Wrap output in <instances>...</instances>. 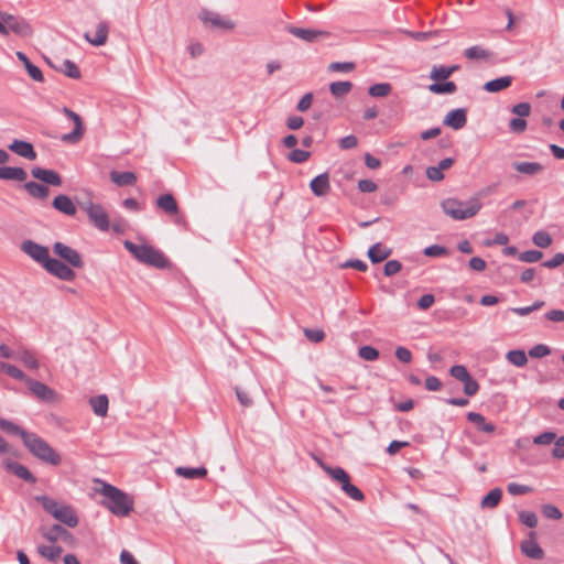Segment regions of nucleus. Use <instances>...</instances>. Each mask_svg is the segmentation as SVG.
<instances>
[{
	"label": "nucleus",
	"instance_id": "obj_45",
	"mask_svg": "<svg viewBox=\"0 0 564 564\" xmlns=\"http://www.w3.org/2000/svg\"><path fill=\"white\" fill-rule=\"evenodd\" d=\"M0 430L4 431L8 434L19 435L23 440V434H28L29 432L24 431L17 424L6 419L0 417Z\"/></svg>",
	"mask_w": 564,
	"mask_h": 564
},
{
	"label": "nucleus",
	"instance_id": "obj_34",
	"mask_svg": "<svg viewBox=\"0 0 564 564\" xmlns=\"http://www.w3.org/2000/svg\"><path fill=\"white\" fill-rule=\"evenodd\" d=\"M175 474L186 479L205 478L207 469L205 467L192 468L180 466L175 468Z\"/></svg>",
	"mask_w": 564,
	"mask_h": 564
},
{
	"label": "nucleus",
	"instance_id": "obj_53",
	"mask_svg": "<svg viewBox=\"0 0 564 564\" xmlns=\"http://www.w3.org/2000/svg\"><path fill=\"white\" fill-rule=\"evenodd\" d=\"M449 373L452 377H454L456 380H458L460 382H463L464 380H467L468 377L470 376L469 372L467 371L466 367L462 366V365L453 366L449 370Z\"/></svg>",
	"mask_w": 564,
	"mask_h": 564
},
{
	"label": "nucleus",
	"instance_id": "obj_49",
	"mask_svg": "<svg viewBox=\"0 0 564 564\" xmlns=\"http://www.w3.org/2000/svg\"><path fill=\"white\" fill-rule=\"evenodd\" d=\"M358 355L364 360L373 361L378 359L379 351L371 346H362L359 348Z\"/></svg>",
	"mask_w": 564,
	"mask_h": 564
},
{
	"label": "nucleus",
	"instance_id": "obj_38",
	"mask_svg": "<svg viewBox=\"0 0 564 564\" xmlns=\"http://www.w3.org/2000/svg\"><path fill=\"white\" fill-rule=\"evenodd\" d=\"M513 167L517 172L528 175H534L543 171L542 164L538 162H517Z\"/></svg>",
	"mask_w": 564,
	"mask_h": 564
},
{
	"label": "nucleus",
	"instance_id": "obj_55",
	"mask_svg": "<svg viewBox=\"0 0 564 564\" xmlns=\"http://www.w3.org/2000/svg\"><path fill=\"white\" fill-rule=\"evenodd\" d=\"M542 513L544 517L552 520H560L563 517L561 510L553 505H544L542 507Z\"/></svg>",
	"mask_w": 564,
	"mask_h": 564
},
{
	"label": "nucleus",
	"instance_id": "obj_12",
	"mask_svg": "<svg viewBox=\"0 0 564 564\" xmlns=\"http://www.w3.org/2000/svg\"><path fill=\"white\" fill-rule=\"evenodd\" d=\"M26 387L31 394L42 402L54 403L58 401V394L52 388L41 381L30 378L26 380Z\"/></svg>",
	"mask_w": 564,
	"mask_h": 564
},
{
	"label": "nucleus",
	"instance_id": "obj_42",
	"mask_svg": "<svg viewBox=\"0 0 564 564\" xmlns=\"http://www.w3.org/2000/svg\"><path fill=\"white\" fill-rule=\"evenodd\" d=\"M352 84L350 82H335L329 85L332 95L336 98L344 97L350 93Z\"/></svg>",
	"mask_w": 564,
	"mask_h": 564
},
{
	"label": "nucleus",
	"instance_id": "obj_21",
	"mask_svg": "<svg viewBox=\"0 0 564 564\" xmlns=\"http://www.w3.org/2000/svg\"><path fill=\"white\" fill-rule=\"evenodd\" d=\"M3 465L7 470L13 473L17 477L23 479L26 482L34 484L36 478L32 475V473L24 466L17 462H12L10 459H6Z\"/></svg>",
	"mask_w": 564,
	"mask_h": 564
},
{
	"label": "nucleus",
	"instance_id": "obj_57",
	"mask_svg": "<svg viewBox=\"0 0 564 564\" xmlns=\"http://www.w3.org/2000/svg\"><path fill=\"white\" fill-rule=\"evenodd\" d=\"M402 269V264L398 260H389L386 262L383 272L387 276H391L400 272Z\"/></svg>",
	"mask_w": 564,
	"mask_h": 564
},
{
	"label": "nucleus",
	"instance_id": "obj_37",
	"mask_svg": "<svg viewBox=\"0 0 564 564\" xmlns=\"http://www.w3.org/2000/svg\"><path fill=\"white\" fill-rule=\"evenodd\" d=\"M0 371L7 373L13 379L21 380L26 384V380L30 379L20 368L14 365L0 361Z\"/></svg>",
	"mask_w": 564,
	"mask_h": 564
},
{
	"label": "nucleus",
	"instance_id": "obj_6",
	"mask_svg": "<svg viewBox=\"0 0 564 564\" xmlns=\"http://www.w3.org/2000/svg\"><path fill=\"white\" fill-rule=\"evenodd\" d=\"M36 500L41 503L43 509L55 520L64 523L69 528H75L78 524V517L69 505L59 503L47 496L36 497Z\"/></svg>",
	"mask_w": 564,
	"mask_h": 564
},
{
	"label": "nucleus",
	"instance_id": "obj_56",
	"mask_svg": "<svg viewBox=\"0 0 564 564\" xmlns=\"http://www.w3.org/2000/svg\"><path fill=\"white\" fill-rule=\"evenodd\" d=\"M423 253L426 257H441L448 253L447 249L443 246L432 245L424 249Z\"/></svg>",
	"mask_w": 564,
	"mask_h": 564
},
{
	"label": "nucleus",
	"instance_id": "obj_2",
	"mask_svg": "<svg viewBox=\"0 0 564 564\" xmlns=\"http://www.w3.org/2000/svg\"><path fill=\"white\" fill-rule=\"evenodd\" d=\"M124 248L141 263L164 269L170 265L169 259L164 253L148 243H134L130 240L123 242Z\"/></svg>",
	"mask_w": 564,
	"mask_h": 564
},
{
	"label": "nucleus",
	"instance_id": "obj_10",
	"mask_svg": "<svg viewBox=\"0 0 564 564\" xmlns=\"http://www.w3.org/2000/svg\"><path fill=\"white\" fill-rule=\"evenodd\" d=\"M53 252L57 257H59L64 261L63 263L68 265L70 269L72 268L82 269L84 267V260H83L80 253L77 250H75L74 248H72L63 242L56 241L53 245Z\"/></svg>",
	"mask_w": 564,
	"mask_h": 564
},
{
	"label": "nucleus",
	"instance_id": "obj_36",
	"mask_svg": "<svg viewBox=\"0 0 564 564\" xmlns=\"http://www.w3.org/2000/svg\"><path fill=\"white\" fill-rule=\"evenodd\" d=\"M467 419L469 422L477 424L479 429L485 433H492L496 430V426L490 422H486L484 415L480 413L468 412Z\"/></svg>",
	"mask_w": 564,
	"mask_h": 564
},
{
	"label": "nucleus",
	"instance_id": "obj_35",
	"mask_svg": "<svg viewBox=\"0 0 564 564\" xmlns=\"http://www.w3.org/2000/svg\"><path fill=\"white\" fill-rule=\"evenodd\" d=\"M501 497H502V491L500 488H494L492 490H490L482 499H481V502H480V506L482 509H492V508H496L500 500H501Z\"/></svg>",
	"mask_w": 564,
	"mask_h": 564
},
{
	"label": "nucleus",
	"instance_id": "obj_4",
	"mask_svg": "<svg viewBox=\"0 0 564 564\" xmlns=\"http://www.w3.org/2000/svg\"><path fill=\"white\" fill-rule=\"evenodd\" d=\"M100 494L105 497L104 505L116 516H128L133 508V499L112 485L102 484Z\"/></svg>",
	"mask_w": 564,
	"mask_h": 564
},
{
	"label": "nucleus",
	"instance_id": "obj_54",
	"mask_svg": "<svg viewBox=\"0 0 564 564\" xmlns=\"http://www.w3.org/2000/svg\"><path fill=\"white\" fill-rule=\"evenodd\" d=\"M511 112L519 118L529 117L531 113V105L529 102H520L511 108Z\"/></svg>",
	"mask_w": 564,
	"mask_h": 564
},
{
	"label": "nucleus",
	"instance_id": "obj_20",
	"mask_svg": "<svg viewBox=\"0 0 564 564\" xmlns=\"http://www.w3.org/2000/svg\"><path fill=\"white\" fill-rule=\"evenodd\" d=\"M310 188L315 196H326L330 191L328 173H323L314 177L310 183Z\"/></svg>",
	"mask_w": 564,
	"mask_h": 564
},
{
	"label": "nucleus",
	"instance_id": "obj_41",
	"mask_svg": "<svg viewBox=\"0 0 564 564\" xmlns=\"http://www.w3.org/2000/svg\"><path fill=\"white\" fill-rule=\"evenodd\" d=\"M62 547L54 545H39L37 552L51 562H56L62 553Z\"/></svg>",
	"mask_w": 564,
	"mask_h": 564
},
{
	"label": "nucleus",
	"instance_id": "obj_14",
	"mask_svg": "<svg viewBox=\"0 0 564 564\" xmlns=\"http://www.w3.org/2000/svg\"><path fill=\"white\" fill-rule=\"evenodd\" d=\"M198 18L206 26L224 30H231L235 28V23L232 21L225 19L219 13L210 10H202Z\"/></svg>",
	"mask_w": 564,
	"mask_h": 564
},
{
	"label": "nucleus",
	"instance_id": "obj_61",
	"mask_svg": "<svg viewBox=\"0 0 564 564\" xmlns=\"http://www.w3.org/2000/svg\"><path fill=\"white\" fill-rule=\"evenodd\" d=\"M235 391H236L237 399L242 406L249 408L253 404V401L250 398L248 392H246L245 390H242L238 387H236Z\"/></svg>",
	"mask_w": 564,
	"mask_h": 564
},
{
	"label": "nucleus",
	"instance_id": "obj_46",
	"mask_svg": "<svg viewBox=\"0 0 564 564\" xmlns=\"http://www.w3.org/2000/svg\"><path fill=\"white\" fill-rule=\"evenodd\" d=\"M58 70L64 73L69 78H74V79L80 78L79 68L77 67V65L74 62H72L69 59L63 61L62 66L58 68Z\"/></svg>",
	"mask_w": 564,
	"mask_h": 564
},
{
	"label": "nucleus",
	"instance_id": "obj_19",
	"mask_svg": "<svg viewBox=\"0 0 564 564\" xmlns=\"http://www.w3.org/2000/svg\"><path fill=\"white\" fill-rule=\"evenodd\" d=\"M467 115L463 108L451 110L444 118L443 123L454 130H459L466 126Z\"/></svg>",
	"mask_w": 564,
	"mask_h": 564
},
{
	"label": "nucleus",
	"instance_id": "obj_7",
	"mask_svg": "<svg viewBox=\"0 0 564 564\" xmlns=\"http://www.w3.org/2000/svg\"><path fill=\"white\" fill-rule=\"evenodd\" d=\"M322 469L332 477V479L340 485L341 490L352 500L362 501L365 495L362 491L350 482V476L341 467H330L323 462H318Z\"/></svg>",
	"mask_w": 564,
	"mask_h": 564
},
{
	"label": "nucleus",
	"instance_id": "obj_33",
	"mask_svg": "<svg viewBox=\"0 0 564 564\" xmlns=\"http://www.w3.org/2000/svg\"><path fill=\"white\" fill-rule=\"evenodd\" d=\"M511 83H512L511 76H503V77H499V78L487 82L484 86V89L488 93H498V91L505 90L508 87H510Z\"/></svg>",
	"mask_w": 564,
	"mask_h": 564
},
{
	"label": "nucleus",
	"instance_id": "obj_24",
	"mask_svg": "<svg viewBox=\"0 0 564 564\" xmlns=\"http://www.w3.org/2000/svg\"><path fill=\"white\" fill-rule=\"evenodd\" d=\"M156 207L169 216L178 214V204L172 194H163L156 199Z\"/></svg>",
	"mask_w": 564,
	"mask_h": 564
},
{
	"label": "nucleus",
	"instance_id": "obj_32",
	"mask_svg": "<svg viewBox=\"0 0 564 564\" xmlns=\"http://www.w3.org/2000/svg\"><path fill=\"white\" fill-rule=\"evenodd\" d=\"M89 404L93 408V411L98 416H106L108 413L109 401L106 394H100L94 398H90Z\"/></svg>",
	"mask_w": 564,
	"mask_h": 564
},
{
	"label": "nucleus",
	"instance_id": "obj_3",
	"mask_svg": "<svg viewBox=\"0 0 564 564\" xmlns=\"http://www.w3.org/2000/svg\"><path fill=\"white\" fill-rule=\"evenodd\" d=\"M23 444L34 457L45 464L58 466L62 463V456L35 433L23 434Z\"/></svg>",
	"mask_w": 564,
	"mask_h": 564
},
{
	"label": "nucleus",
	"instance_id": "obj_58",
	"mask_svg": "<svg viewBox=\"0 0 564 564\" xmlns=\"http://www.w3.org/2000/svg\"><path fill=\"white\" fill-rule=\"evenodd\" d=\"M464 383V392L468 397L475 395L479 390V384L476 380L471 378V376L468 377L467 380L463 381Z\"/></svg>",
	"mask_w": 564,
	"mask_h": 564
},
{
	"label": "nucleus",
	"instance_id": "obj_15",
	"mask_svg": "<svg viewBox=\"0 0 564 564\" xmlns=\"http://www.w3.org/2000/svg\"><path fill=\"white\" fill-rule=\"evenodd\" d=\"M63 112L73 120L74 130L70 133L64 134L61 139L66 143H77L84 135V124L82 118L67 107L63 108Z\"/></svg>",
	"mask_w": 564,
	"mask_h": 564
},
{
	"label": "nucleus",
	"instance_id": "obj_43",
	"mask_svg": "<svg viewBox=\"0 0 564 564\" xmlns=\"http://www.w3.org/2000/svg\"><path fill=\"white\" fill-rule=\"evenodd\" d=\"M507 360L516 367H523L528 362L527 354L523 350L516 349L507 352Z\"/></svg>",
	"mask_w": 564,
	"mask_h": 564
},
{
	"label": "nucleus",
	"instance_id": "obj_31",
	"mask_svg": "<svg viewBox=\"0 0 564 564\" xmlns=\"http://www.w3.org/2000/svg\"><path fill=\"white\" fill-rule=\"evenodd\" d=\"M17 57L21 61L29 74V76L35 82H43L42 70L32 64L28 56L22 52H17Z\"/></svg>",
	"mask_w": 564,
	"mask_h": 564
},
{
	"label": "nucleus",
	"instance_id": "obj_30",
	"mask_svg": "<svg viewBox=\"0 0 564 564\" xmlns=\"http://www.w3.org/2000/svg\"><path fill=\"white\" fill-rule=\"evenodd\" d=\"M110 180L117 186H129L134 185L137 182V175L133 172H110Z\"/></svg>",
	"mask_w": 564,
	"mask_h": 564
},
{
	"label": "nucleus",
	"instance_id": "obj_16",
	"mask_svg": "<svg viewBox=\"0 0 564 564\" xmlns=\"http://www.w3.org/2000/svg\"><path fill=\"white\" fill-rule=\"evenodd\" d=\"M521 552L533 560H542L544 551L536 542V532L530 531L528 538L520 544Z\"/></svg>",
	"mask_w": 564,
	"mask_h": 564
},
{
	"label": "nucleus",
	"instance_id": "obj_17",
	"mask_svg": "<svg viewBox=\"0 0 564 564\" xmlns=\"http://www.w3.org/2000/svg\"><path fill=\"white\" fill-rule=\"evenodd\" d=\"M31 174L34 178L42 181L45 184L53 185V186H61L62 185V177L59 174L53 170L42 169L39 166H35L31 170Z\"/></svg>",
	"mask_w": 564,
	"mask_h": 564
},
{
	"label": "nucleus",
	"instance_id": "obj_8",
	"mask_svg": "<svg viewBox=\"0 0 564 564\" xmlns=\"http://www.w3.org/2000/svg\"><path fill=\"white\" fill-rule=\"evenodd\" d=\"M80 208L86 212L89 220L96 228L102 231L109 229V217L105 208L100 204H95L91 200L79 204Z\"/></svg>",
	"mask_w": 564,
	"mask_h": 564
},
{
	"label": "nucleus",
	"instance_id": "obj_11",
	"mask_svg": "<svg viewBox=\"0 0 564 564\" xmlns=\"http://www.w3.org/2000/svg\"><path fill=\"white\" fill-rule=\"evenodd\" d=\"M40 533L45 540H47L51 543L63 541L69 546H74L76 544L75 536L68 530L64 529L59 524H54L50 528L41 527Z\"/></svg>",
	"mask_w": 564,
	"mask_h": 564
},
{
	"label": "nucleus",
	"instance_id": "obj_1",
	"mask_svg": "<svg viewBox=\"0 0 564 564\" xmlns=\"http://www.w3.org/2000/svg\"><path fill=\"white\" fill-rule=\"evenodd\" d=\"M20 248L32 260L41 264L50 274L58 278L62 281L69 282L75 280V271L62 261L51 258L47 247L42 246L33 240H24Z\"/></svg>",
	"mask_w": 564,
	"mask_h": 564
},
{
	"label": "nucleus",
	"instance_id": "obj_44",
	"mask_svg": "<svg viewBox=\"0 0 564 564\" xmlns=\"http://www.w3.org/2000/svg\"><path fill=\"white\" fill-rule=\"evenodd\" d=\"M392 90V86L389 83H379L369 87L368 94L371 97H387Z\"/></svg>",
	"mask_w": 564,
	"mask_h": 564
},
{
	"label": "nucleus",
	"instance_id": "obj_27",
	"mask_svg": "<svg viewBox=\"0 0 564 564\" xmlns=\"http://www.w3.org/2000/svg\"><path fill=\"white\" fill-rule=\"evenodd\" d=\"M108 23L107 22H100L98 23L94 37H90L88 33L85 34V39L95 46H101L106 44L108 39Z\"/></svg>",
	"mask_w": 564,
	"mask_h": 564
},
{
	"label": "nucleus",
	"instance_id": "obj_26",
	"mask_svg": "<svg viewBox=\"0 0 564 564\" xmlns=\"http://www.w3.org/2000/svg\"><path fill=\"white\" fill-rule=\"evenodd\" d=\"M459 69L458 65L444 66L434 65L430 73V78L434 82L445 80Z\"/></svg>",
	"mask_w": 564,
	"mask_h": 564
},
{
	"label": "nucleus",
	"instance_id": "obj_63",
	"mask_svg": "<svg viewBox=\"0 0 564 564\" xmlns=\"http://www.w3.org/2000/svg\"><path fill=\"white\" fill-rule=\"evenodd\" d=\"M563 263H564V253L558 252L552 259L543 262L542 265L547 269H554V268L562 265Z\"/></svg>",
	"mask_w": 564,
	"mask_h": 564
},
{
	"label": "nucleus",
	"instance_id": "obj_18",
	"mask_svg": "<svg viewBox=\"0 0 564 564\" xmlns=\"http://www.w3.org/2000/svg\"><path fill=\"white\" fill-rule=\"evenodd\" d=\"M8 149L15 153L17 155L24 158L26 160H35L36 152L32 145V143L14 139L9 145Z\"/></svg>",
	"mask_w": 564,
	"mask_h": 564
},
{
	"label": "nucleus",
	"instance_id": "obj_29",
	"mask_svg": "<svg viewBox=\"0 0 564 564\" xmlns=\"http://www.w3.org/2000/svg\"><path fill=\"white\" fill-rule=\"evenodd\" d=\"M391 254V249L383 247L380 242L375 243L368 250V257L372 263L384 261Z\"/></svg>",
	"mask_w": 564,
	"mask_h": 564
},
{
	"label": "nucleus",
	"instance_id": "obj_47",
	"mask_svg": "<svg viewBox=\"0 0 564 564\" xmlns=\"http://www.w3.org/2000/svg\"><path fill=\"white\" fill-rule=\"evenodd\" d=\"M532 241L536 247L547 248L552 243V237L549 232H546L544 230H539V231L534 232V235L532 237Z\"/></svg>",
	"mask_w": 564,
	"mask_h": 564
},
{
	"label": "nucleus",
	"instance_id": "obj_23",
	"mask_svg": "<svg viewBox=\"0 0 564 564\" xmlns=\"http://www.w3.org/2000/svg\"><path fill=\"white\" fill-rule=\"evenodd\" d=\"M52 206L56 210H58L62 214L67 215V216H74L77 212L76 206L73 203V200L67 195H64V194L57 195L53 199Z\"/></svg>",
	"mask_w": 564,
	"mask_h": 564
},
{
	"label": "nucleus",
	"instance_id": "obj_28",
	"mask_svg": "<svg viewBox=\"0 0 564 564\" xmlns=\"http://www.w3.org/2000/svg\"><path fill=\"white\" fill-rule=\"evenodd\" d=\"M23 187L33 198L40 200H45L50 194V189L47 186L33 181L25 182Z\"/></svg>",
	"mask_w": 564,
	"mask_h": 564
},
{
	"label": "nucleus",
	"instance_id": "obj_22",
	"mask_svg": "<svg viewBox=\"0 0 564 564\" xmlns=\"http://www.w3.org/2000/svg\"><path fill=\"white\" fill-rule=\"evenodd\" d=\"M15 360L22 362L23 366L30 370H37L40 368V362L35 354L23 346L17 349Z\"/></svg>",
	"mask_w": 564,
	"mask_h": 564
},
{
	"label": "nucleus",
	"instance_id": "obj_60",
	"mask_svg": "<svg viewBox=\"0 0 564 564\" xmlns=\"http://www.w3.org/2000/svg\"><path fill=\"white\" fill-rule=\"evenodd\" d=\"M310 152L295 149L289 154V160L294 163H303L310 158Z\"/></svg>",
	"mask_w": 564,
	"mask_h": 564
},
{
	"label": "nucleus",
	"instance_id": "obj_13",
	"mask_svg": "<svg viewBox=\"0 0 564 564\" xmlns=\"http://www.w3.org/2000/svg\"><path fill=\"white\" fill-rule=\"evenodd\" d=\"M286 30L289 33L306 43H316L332 36V33L325 30L305 29L292 25L288 26Z\"/></svg>",
	"mask_w": 564,
	"mask_h": 564
},
{
	"label": "nucleus",
	"instance_id": "obj_59",
	"mask_svg": "<svg viewBox=\"0 0 564 564\" xmlns=\"http://www.w3.org/2000/svg\"><path fill=\"white\" fill-rule=\"evenodd\" d=\"M532 491V488L525 485H520L517 482H510L508 485V492L510 495L517 496V495H525Z\"/></svg>",
	"mask_w": 564,
	"mask_h": 564
},
{
	"label": "nucleus",
	"instance_id": "obj_52",
	"mask_svg": "<svg viewBox=\"0 0 564 564\" xmlns=\"http://www.w3.org/2000/svg\"><path fill=\"white\" fill-rule=\"evenodd\" d=\"M550 354H551L550 347L544 344H538L529 350V356L531 358H543Z\"/></svg>",
	"mask_w": 564,
	"mask_h": 564
},
{
	"label": "nucleus",
	"instance_id": "obj_51",
	"mask_svg": "<svg viewBox=\"0 0 564 564\" xmlns=\"http://www.w3.org/2000/svg\"><path fill=\"white\" fill-rule=\"evenodd\" d=\"M352 62H333L329 64L328 69L332 72L349 73L355 69Z\"/></svg>",
	"mask_w": 564,
	"mask_h": 564
},
{
	"label": "nucleus",
	"instance_id": "obj_5",
	"mask_svg": "<svg viewBox=\"0 0 564 564\" xmlns=\"http://www.w3.org/2000/svg\"><path fill=\"white\" fill-rule=\"evenodd\" d=\"M481 202L477 197L463 202L456 198H447L442 202L443 212L455 220H464L474 217L481 208Z\"/></svg>",
	"mask_w": 564,
	"mask_h": 564
},
{
	"label": "nucleus",
	"instance_id": "obj_48",
	"mask_svg": "<svg viewBox=\"0 0 564 564\" xmlns=\"http://www.w3.org/2000/svg\"><path fill=\"white\" fill-rule=\"evenodd\" d=\"M519 520L522 524L528 528H535L538 524V518L534 512L522 510L519 512Z\"/></svg>",
	"mask_w": 564,
	"mask_h": 564
},
{
	"label": "nucleus",
	"instance_id": "obj_62",
	"mask_svg": "<svg viewBox=\"0 0 564 564\" xmlns=\"http://www.w3.org/2000/svg\"><path fill=\"white\" fill-rule=\"evenodd\" d=\"M509 128L514 133H521L527 129V121L523 118H513L509 122Z\"/></svg>",
	"mask_w": 564,
	"mask_h": 564
},
{
	"label": "nucleus",
	"instance_id": "obj_64",
	"mask_svg": "<svg viewBox=\"0 0 564 564\" xmlns=\"http://www.w3.org/2000/svg\"><path fill=\"white\" fill-rule=\"evenodd\" d=\"M552 454L555 458H564V436H561L556 440Z\"/></svg>",
	"mask_w": 564,
	"mask_h": 564
},
{
	"label": "nucleus",
	"instance_id": "obj_39",
	"mask_svg": "<svg viewBox=\"0 0 564 564\" xmlns=\"http://www.w3.org/2000/svg\"><path fill=\"white\" fill-rule=\"evenodd\" d=\"M429 90L436 95L454 94L457 90V86L454 82H435L429 86Z\"/></svg>",
	"mask_w": 564,
	"mask_h": 564
},
{
	"label": "nucleus",
	"instance_id": "obj_9",
	"mask_svg": "<svg viewBox=\"0 0 564 564\" xmlns=\"http://www.w3.org/2000/svg\"><path fill=\"white\" fill-rule=\"evenodd\" d=\"M0 19L3 21V24L7 25V35L10 31L22 37L31 36L33 33L31 25L21 17L0 11Z\"/></svg>",
	"mask_w": 564,
	"mask_h": 564
},
{
	"label": "nucleus",
	"instance_id": "obj_50",
	"mask_svg": "<svg viewBox=\"0 0 564 564\" xmlns=\"http://www.w3.org/2000/svg\"><path fill=\"white\" fill-rule=\"evenodd\" d=\"M543 253L539 250H528L519 254V260L527 263H534L542 259Z\"/></svg>",
	"mask_w": 564,
	"mask_h": 564
},
{
	"label": "nucleus",
	"instance_id": "obj_40",
	"mask_svg": "<svg viewBox=\"0 0 564 564\" xmlns=\"http://www.w3.org/2000/svg\"><path fill=\"white\" fill-rule=\"evenodd\" d=\"M464 55L468 59H487L491 56V53L479 45H475L466 48Z\"/></svg>",
	"mask_w": 564,
	"mask_h": 564
},
{
	"label": "nucleus",
	"instance_id": "obj_25",
	"mask_svg": "<svg viewBox=\"0 0 564 564\" xmlns=\"http://www.w3.org/2000/svg\"><path fill=\"white\" fill-rule=\"evenodd\" d=\"M28 174L24 169L18 166L0 167V180L25 182Z\"/></svg>",
	"mask_w": 564,
	"mask_h": 564
}]
</instances>
